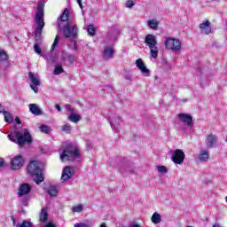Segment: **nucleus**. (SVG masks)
Segmentation results:
<instances>
[{"label":"nucleus","mask_w":227,"mask_h":227,"mask_svg":"<svg viewBox=\"0 0 227 227\" xmlns=\"http://www.w3.org/2000/svg\"><path fill=\"white\" fill-rule=\"evenodd\" d=\"M210 20H206L202 23L200 24L199 28L200 29L201 35H210L212 33V27Z\"/></svg>","instance_id":"9b49d317"},{"label":"nucleus","mask_w":227,"mask_h":227,"mask_svg":"<svg viewBox=\"0 0 227 227\" xmlns=\"http://www.w3.org/2000/svg\"><path fill=\"white\" fill-rule=\"evenodd\" d=\"M66 109L68 111V113H74V110H72V106L70 105H66Z\"/></svg>","instance_id":"a19ab883"},{"label":"nucleus","mask_w":227,"mask_h":227,"mask_svg":"<svg viewBox=\"0 0 227 227\" xmlns=\"http://www.w3.org/2000/svg\"><path fill=\"white\" fill-rule=\"evenodd\" d=\"M4 120L7 123H12V121H13V118H12L11 113L4 111Z\"/></svg>","instance_id":"7c9ffc66"},{"label":"nucleus","mask_w":227,"mask_h":227,"mask_svg":"<svg viewBox=\"0 0 227 227\" xmlns=\"http://www.w3.org/2000/svg\"><path fill=\"white\" fill-rule=\"evenodd\" d=\"M55 109H57V111H61V106L59 105H55Z\"/></svg>","instance_id":"37998d69"},{"label":"nucleus","mask_w":227,"mask_h":227,"mask_svg":"<svg viewBox=\"0 0 227 227\" xmlns=\"http://www.w3.org/2000/svg\"><path fill=\"white\" fill-rule=\"evenodd\" d=\"M3 111H4V107L0 105V113H2Z\"/></svg>","instance_id":"09e8293b"},{"label":"nucleus","mask_w":227,"mask_h":227,"mask_svg":"<svg viewBox=\"0 0 227 227\" xmlns=\"http://www.w3.org/2000/svg\"><path fill=\"white\" fill-rule=\"evenodd\" d=\"M213 227H219V224H214Z\"/></svg>","instance_id":"603ef678"},{"label":"nucleus","mask_w":227,"mask_h":227,"mask_svg":"<svg viewBox=\"0 0 227 227\" xmlns=\"http://www.w3.org/2000/svg\"><path fill=\"white\" fill-rule=\"evenodd\" d=\"M81 157V151L79 148L75 147L74 150H64L60 154V160L62 162H67V160H75Z\"/></svg>","instance_id":"39448f33"},{"label":"nucleus","mask_w":227,"mask_h":227,"mask_svg":"<svg viewBox=\"0 0 227 227\" xmlns=\"http://www.w3.org/2000/svg\"><path fill=\"white\" fill-rule=\"evenodd\" d=\"M164 43L166 49L174 52H178L182 49V43L175 37H167Z\"/></svg>","instance_id":"423d86ee"},{"label":"nucleus","mask_w":227,"mask_h":227,"mask_svg":"<svg viewBox=\"0 0 227 227\" xmlns=\"http://www.w3.org/2000/svg\"><path fill=\"white\" fill-rule=\"evenodd\" d=\"M74 227H88V225H86V224L83 223H75V224H74Z\"/></svg>","instance_id":"ea45409f"},{"label":"nucleus","mask_w":227,"mask_h":227,"mask_svg":"<svg viewBox=\"0 0 227 227\" xmlns=\"http://www.w3.org/2000/svg\"><path fill=\"white\" fill-rule=\"evenodd\" d=\"M72 176H74V171L72 168L70 167H65L61 176V182H67V180H70Z\"/></svg>","instance_id":"2eb2a0df"},{"label":"nucleus","mask_w":227,"mask_h":227,"mask_svg":"<svg viewBox=\"0 0 227 227\" xmlns=\"http://www.w3.org/2000/svg\"><path fill=\"white\" fill-rule=\"evenodd\" d=\"M58 27H59V29H61V24H58Z\"/></svg>","instance_id":"8fccbe9b"},{"label":"nucleus","mask_w":227,"mask_h":227,"mask_svg":"<svg viewBox=\"0 0 227 227\" xmlns=\"http://www.w3.org/2000/svg\"><path fill=\"white\" fill-rule=\"evenodd\" d=\"M27 201H28L27 198H23L21 200V203L22 205H24V207H27Z\"/></svg>","instance_id":"58836bf2"},{"label":"nucleus","mask_w":227,"mask_h":227,"mask_svg":"<svg viewBox=\"0 0 227 227\" xmlns=\"http://www.w3.org/2000/svg\"><path fill=\"white\" fill-rule=\"evenodd\" d=\"M114 54V50H113V46H105L103 51V58L105 59H109V58H113Z\"/></svg>","instance_id":"6ab92c4d"},{"label":"nucleus","mask_w":227,"mask_h":227,"mask_svg":"<svg viewBox=\"0 0 227 227\" xmlns=\"http://www.w3.org/2000/svg\"><path fill=\"white\" fill-rule=\"evenodd\" d=\"M136 65L138 67V70H140L144 75H146L147 77L150 76V69L146 67V65L142 59H137Z\"/></svg>","instance_id":"ddd939ff"},{"label":"nucleus","mask_w":227,"mask_h":227,"mask_svg":"<svg viewBox=\"0 0 227 227\" xmlns=\"http://www.w3.org/2000/svg\"><path fill=\"white\" fill-rule=\"evenodd\" d=\"M65 71L63 69V67L60 64L55 65V69L53 71L54 75H59L63 74Z\"/></svg>","instance_id":"393cba45"},{"label":"nucleus","mask_w":227,"mask_h":227,"mask_svg":"<svg viewBox=\"0 0 227 227\" xmlns=\"http://www.w3.org/2000/svg\"><path fill=\"white\" fill-rule=\"evenodd\" d=\"M134 6V1H132V0H128L127 2H126V7L127 8H132Z\"/></svg>","instance_id":"4c0bfd02"},{"label":"nucleus","mask_w":227,"mask_h":227,"mask_svg":"<svg viewBox=\"0 0 227 227\" xmlns=\"http://www.w3.org/2000/svg\"><path fill=\"white\" fill-rule=\"evenodd\" d=\"M31 192V185L27 183L21 184L19 192H18V196L19 198L22 196H26V194H29Z\"/></svg>","instance_id":"4468645a"},{"label":"nucleus","mask_w":227,"mask_h":227,"mask_svg":"<svg viewBox=\"0 0 227 227\" xmlns=\"http://www.w3.org/2000/svg\"><path fill=\"white\" fill-rule=\"evenodd\" d=\"M199 160L200 162H207L208 160V151H201L199 154Z\"/></svg>","instance_id":"5701e85b"},{"label":"nucleus","mask_w":227,"mask_h":227,"mask_svg":"<svg viewBox=\"0 0 227 227\" xmlns=\"http://www.w3.org/2000/svg\"><path fill=\"white\" fill-rule=\"evenodd\" d=\"M16 120L18 121V123H20V120H19V117H16Z\"/></svg>","instance_id":"3c124183"},{"label":"nucleus","mask_w":227,"mask_h":227,"mask_svg":"<svg viewBox=\"0 0 227 227\" xmlns=\"http://www.w3.org/2000/svg\"><path fill=\"white\" fill-rule=\"evenodd\" d=\"M77 3L80 6V8H82V0H77Z\"/></svg>","instance_id":"a18cd8bd"},{"label":"nucleus","mask_w":227,"mask_h":227,"mask_svg":"<svg viewBox=\"0 0 227 227\" xmlns=\"http://www.w3.org/2000/svg\"><path fill=\"white\" fill-rule=\"evenodd\" d=\"M72 130V126L68 123L62 126V132H67V134H69V132Z\"/></svg>","instance_id":"72a5a7b5"},{"label":"nucleus","mask_w":227,"mask_h":227,"mask_svg":"<svg viewBox=\"0 0 227 227\" xmlns=\"http://www.w3.org/2000/svg\"><path fill=\"white\" fill-rule=\"evenodd\" d=\"M87 33H89L90 36H95V35H97V29L95 28V26L89 25L87 27Z\"/></svg>","instance_id":"a878e982"},{"label":"nucleus","mask_w":227,"mask_h":227,"mask_svg":"<svg viewBox=\"0 0 227 227\" xmlns=\"http://www.w3.org/2000/svg\"><path fill=\"white\" fill-rule=\"evenodd\" d=\"M151 221L153 223V224H159V223L162 221V216H160L159 213H153L151 217Z\"/></svg>","instance_id":"4be33fe9"},{"label":"nucleus","mask_w":227,"mask_h":227,"mask_svg":"<svg viewBox=\"0 0 227 227\" xmlns=\"http://www.w3.org/2000/svg\"><path fill=\"white\" fill-rule=\"evenodd\" d=\"M217 141V137L215 135L210 134L207 137L206 145L207 148H214Z\"/></svg>","instance_id":"a211bd4d"},{"label":"nucleus","mask_w":227,"mask_h":227,"mask_svg":"<svg viewBox=\"0 0 227 227\" xmlns=\"http://www.w3.org/2000/svg\"><path fill=\"white\" fill-rule=\"evenodd\" d=\"M82 210H84V206H82V204H79V205L72 207V212H74V213L81 214V212H82Z\"/></svg>","instance_id":"c85d7f7f"},{"label":"nucleus","mask_w":227,"mask_h":227,"mask_svg":"<svg viewBox=\"0 0 227 227\" xmlns=\"http://www.w3.org/2000/svg\"><path fill=\"white\" fill-rule=\"evenodd\" d=\"M48 219H49V211L47 210V208L43 207L39 215V221L40 223H47Z\"/></svg>","instance_id":"aec40b11"},{"label":"nucleus","mask_w":227,"mask_h":227,"mask_svg":"<svg viewBox=\"0 0 227 227\" xmlns=\"http://www.w3.org/2000/svg\"><path fill=\"white\" fill-rule=\"evenodd\" d=\"M180 121L187 125L188 127H192V115L189 114H177Z\"/></svg>","instance_id":"f8f14e48"},{"label":"nucleus","mask_w":227,"mask_h":227,"mask_svg":"<svg viewBox=\"0 0 227 227\" xmlns=\"http://www.w3.org/2000/svg\"><path fill=\"white\" fill-rule=\"evenodd\" d=\"M121 120L120 117L116 116L115 118L112 119L110 121L111 128L115 133L120 132V122Z\"/></svg>","instance_id":"dca6fc26"},{"label":"nucleus","mask_w":227,"mask_h":227,"mask_svg":"<svg viewBox=\"0 0 227 227\" xmlns=\"http://www.w3.org/2000/svg\"><path fill=\"white\" fill-rule=\"evenodd\" d=\"M28 107L30 113H32V114H35V116H40L43 114L42 109L36 104H29Z\"/></svg>","instance_id":"f3484780"},{"label":"nucleus","mask_w":227,"mask_h":227,"mask_svg":"<svg viewBox=\"0 0 227 227\" xmlns=\"http://www.w3.org/2000/svg\"><path fill=\"white\" fill-rule=\"evenodd\" d=\"M64 35L66 38H75L77 36V26L74 25L73 27H70L68 23L64 27Z\"/></svg>","instance_id":"1a4fd4ad"},{"label":"nucleus","mask_w":227,"mask_h":227,"mask_svg":"<svg viewBox=\"0 0 227 227\" xmlns=\"http://www.w3.org/2000/svg\"><path fill=\"white\" fill-rule=\"evenodd\" d=\"M157 169L159 173H168V168L166 166H158Z\"/></svg>","instance_id":"c9c22d12"},{"label":"nucleus","mask_w":227,"mask_h":227,"mask_svg":"<svg viewBox=\"0 0 227 227\" xmlns=\"http://www.w3.org/2000/svg\"><path fill=\"white\" fill-rule=\"evenodd\" d=\"M171 160L174 164H184L185 160V153L182 149H176L171 152Z\"/></svg>","instance_id":"0eeeda50"},{"label":"nucleus","mask_w":227,"mask_h":227,"mask_svg":"<svg viewBox=\"0 0 227 227\" xmlns=\"http://www.w3.org/2000/svg\"><path fill=\"white\" fill-rule=\"evenodd\" d=\"M28 79L31 81L30 88L35 91V93H38V86H40L41 82H40V75L29 72L28 73Z\"/></svg>","instance_id":"6e6552de"},{"label":"nucleus","mask_w":227,"mask_h":227,"mask_svg":"<svg viewBox=\"0 0 227 227\" xmlns=\"http://www.w3.org/2000/svg\"><path fill=\"white\" fill-rule=\"evenodd\" d=\"M145 43L150 49L151 58L157 59V56H159V47H157V39L155 38V35L152 34L145 35Z\"/></svg>","instance_id":"20e7f679"},{"label":"nucleus","mask_w":227,"mask_h":227,"mask_svg":"<svg viewBox=\"0 0 227 227\" xmlns=\"http://www.w3.org/2000/svg\"><path fill=\"white\" fill-rule=\"evenodd\" d=\"M13 226H17V220L14 217H12Z\"/></svg>","instance_id":"79ce46f5"},{"label":"nucleus","mask_w":227,"mask_h":227,"mask_svg":"<svg viewBox=\"0 0 227 227\" xmlns=\"http://www.w3.org/2000/svg\"><path fill=\"white\" fill-rule=\"evenodd\" d=\"M68 9H65L64 12L60 16L61 22H67L68 21Z\"/></svg>","instance_id":"cd10ccee"},{"label":"nucleus","mask_w":227,"mask_h":227,"mask_svg":"<svg viewBox=\"0 0 227 227\" xmlns=\"http://www.w3.org/2000/svg\"><path fill=\"white\" fill-rule=\"evenodd\" d=\"M8 137L10 141L16 143L19 146H24L26 143H27V145H31L33 142L31 134H29V130H27V129H22L20 131H16L15 135L10 134Z\"/></svg>","instance_id":"f257e3e1"},{"label":"nucleus","mask_w":227,"mask_h":227,"mask_svg":"<svg viewBox=\"0 0 227 227\" xmlns=\"http://www.w3.org/2000/svg\"><path fill=\"white\" fill-rule=\"evenodd\" d=\"M225 201L227 202V196L225 197Z\"/></svg>","instance_id":"864d4df0"},{"label":"nucleus","mask_w":227,"mask_h":227,"mask_svg":"<svg viewBox=\"0 0 227 227\" xmlns=\"http://www.w3.org/2000/svg\"><path fill=\"white\" fill-rule=\"evenodd\" d=\"M126 171H129V173H134V168H126Z\"/></svg>","instance_id":"49530a36"},{"label":"nucleus","mask_w":227,"mask_h":227,"mask_svg":"<svg viewBox=\"0 0 227 227\" xmlns=\"http://www.w3.org/2000/svg\"><path fill=\"white\" fill-rule=\"evenodd\" d=\"M35 20L36 24L35 36L38 38L39 36H42V32L43 31V27H45V21L43 20V6L42 4H39L37 7Z\"/></svg>","instance_id":"7ed1b4c3"},{"label":"nucleus","mask_w":227,"mask_h":227,"mask_svg":"<svg viewBox=\"0 0 227 227\" xmlns=\"http://www.w3.org/2000/svg\"><path fill=\"white\" fill-rule=\"evenodd\" d=\"M59 43V35H56L55 40L51 45V51L53 52V51L56 49V45Z\"/></svg>","instance_id":"473e14b6"},{"label":"nucleus","mask_w":227,"mask_h":227,"mask_svg":"<svg viewBox=\"0 0 227 227\" xmlns=\"http://www.w3.org/2000/svg\"><path fill=\"white\" fill-rule=\"evenodd\" d=\"M69 121H72L73 123H77L78 121H81L82 117L81 115L72 112L71 114L68 116Z\"/></svg>","instance_id":"412c9836"},{"label":"nucleus","mask_w":227,"mask_h":227,"mask_svg":"<svg viewBox=\"0 0 227 227\" xmlns=\"http://www.w3.org/2000/svg\"><path fill=\"white\" fill-rule=\"evenodd\" d=\"M34 51L36 52V54L42 55V49L40 46H38V44L34 45Z\"/></svg>","instance_id":"e433bc0d"},{"label":"nucleus","mask_w":227,"mask_h":227,"mask_svg":"<svg viewBox=\"0 0 227 227\" xmlns=\"http://www.w3.org/2000/svg\"><path fill=\"white\" fill-rule=\"evenodd\" d=\"M44 227H55L52 223H49L48 224L44 225Z\"/></svg>","instance_id":"c03bdc74"},{"label":"nucleus","mask_w":227,"mask_h":227,"mask_svg":"<svg viewBox=\"0 0 227 227\" xmlns=\"http://www.w3.org/2000/svg\"><path fill=\"white\" fill-rule=\"evenodd\" d=\"M48 194H50V196H51V197L58 196V188L56 186H51L48 189Z\"/></svg>","instance_id":"bb28decb"},{"label":"nucleus","mask_w":227,"mask_h":227,"mask_svg":"<svg viewBox=\"0 0 227 227\" xmlns=\"http://www.w3.org/2000/svg\"><path fill=\"white\" fill-rule=\"evenodd\" d=\"M16 227H33V223L27 221V220H24L22 222V223H17Z\"/></svg>","instance_id":"c756f323"},{"label":"nucleus","mask_w":227,"mask_h":227,"mask_svg":"<svg viewBox=\"0 0 227 227\" xmlns=\"http://www.w3.org/2000/svg\"><path fill=\"white\" fill-rule=\"evenodd\" d=\"M40 130H41V132H43L44 134H49L51 132V127L43 124L40 127Z\"/></svg>","instance_id":"2f4dec72"},{"label":"nucleus","mask_w":227,"mask_h":227,"mask_svg":"<svg viewBox=\"0 0 227 227\" xmlns=\"http://www.w3.org/2000/svg\"><path fill=\"white\" fill-rule=\"evenodd\" d=\"M3 164H4V160L0 159V168L3 166Z\"/></svg>","instance_id":"de8ad7c7"},{"label":"nucleus","mask_w":227,"mask_h":227,"mask_svg":"<svg viewBox=\"0 0 227 227\" xmlns=\"http://www.w3.org/2000/svg\"><path fill=\"white\" fill-rule=\"evenodd\" d=\"M147 26H149L150 29H157L159 27V20H147Z\"/></svg>","instance_id":"b1692460"},{"label":"nucleus","mask_w":227,"mask_h":227,"mask_svg":"<svg viewBox=\"0 0 227 227\" xmlns=\"http://www.w3.org/2000/svg\"><path fill=\"white\" fill-rule=\"evenodd\" d=\"M27 169L28 175L32 176L34 182H35L37 185H40V184L43 182L44 178L43 173H42V163L37 160H33L28 164Z\"/></svg>","instance_id":"f03ea898"},{"label":"nucleus","mask_w":227,"mask_h":227,"mask_svg":"<svg viewBox=\"0 0 227 227\" xmlns=\"http://www.w3.org/2000/svg\"><path fill=\"white\" fill-rule=\"evenodd\" d=\"M24 166V158L21 155L15 156L11 160V169L17 170L20 169Z\"/></svg>","instance_id":"9d476101"},{"label":"nucleus","mask_w":227,"mask_h":227,"mask_svg":"<svg viewBox=\"0 0 227 227\" xmlns=\"http://www.w3.org/2000/svg\"><path fill=\"white\" fill-rule=\"evenodd\" d=\"M8 59V55L6 54V51L0 50V61H4Z\"/></svg>","instance_id":"f704fd0d"}]
</instances>
